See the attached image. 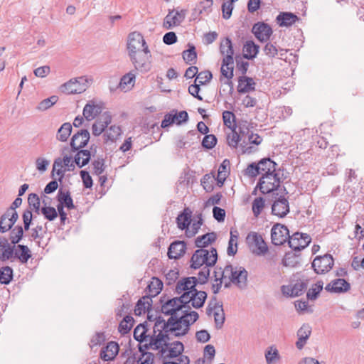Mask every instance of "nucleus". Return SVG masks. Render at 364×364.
<instances>
[{
    "label": "nucleus",
    "instance_id": "obj_1",
    "mask_svg": "<svg viewBox=\"0 0 364 364\" xmlns=\"http://www.w3.org/2000/svg\"><path fill=\"white\" fill-rule=\"evenodd\" d=\"M188 331L189 324L184 319V316H170L166 321L161 316L156 317L154 333L161 332L167 342L171 340L170 335L181 337L186 335Z\"/></svg>",
    "mask_w": 364,
    "mask_h": 364
},
{
    "label": "nucleus",
    "instance_id": "obj_2",
    "mask_svg": "<svg viewBox=\"0 0 364 364\" xmlns=\"http://www.w3.org/2000/svg\"><path fill=\"white\" fill-rule=\"evenodd\" d=\"M218 253L214 247H210V250L200 248L195 251L191 259V267L193 269H199L203 264L207 267H213L217 262Z\"/></svg>",
    "mask_w": 364,
    "mask_h": 364
},
{
    "label": "nucleus",
    "instance_id": "obj_3",
    "mask_svg": "<svg viewBox=\"0 0 364 364\" xmlns=\"http://www.w3.org/2000/svg\"><path fill=\"white\" fill-rule=\"evenodd\" d=\"M185 297V295L182 294L179 297H174L166 301L161 299V312L170 316L180 317V312H182L183 309H186L183 301Z\"/></svg>",
    "mask_w": 364,
    "mask_h": 364
},
{
    "label": "nucleus",
    "instance_id": "obj_4",
    "mask_svg": "<svg viewBox=\"0 0 364 364\" xmlns=\"http://www.w3.org/2000/svg\"><path fill=\"white\" fill-rule=\"evenodd\" d=\"M281 182V178L277 171L272 173H269L262 175L257 185V188H259L262 193L267 194L277 190L280 186Z\"/></svg>",
    "mask_w": 364,
    "mask_h": 364
},
{
    "label": "nucleus",
    "instance_id": "obj_5",
    "mask_svg": "<svg viewBox=\"0 0 364 364\" xmlns=\"http://www.w3.org/2000/svg\"><path fill=\"white\" fill-rule=\"evenodd\" d=\"M143 53H136L129 55L135 69L141 73H147L151 69L150 50L148 46L142 49Z\"/></svg>",
    "mask_w": 364,
    "mask_h": 364
},
{
    "label": "nucleus",
    "instance_id": "obj_6",
    "mask_svg": "<svg viewBox=\"0 0 364 364\" xmlns=\"http://www.w3.org/2000/svg\"><path fill=\"white\" fill-rule=\"evenodd\" d=\"M246 241L252 252L256 255H264L268 251V247L262 236L256 232H250L246 237Z\"/></svg>",
    "mask_w": 364,
    "mask_h": 364
},
{
    "label": "nucleus",
    "instance_id": "obj_7",
    "mask_svg": "<svg viewBox=\"0 0 364 364\" xmlns=\"http://www.w3.org/2000/svg\"><path fill=\"white\" fill-rule=\"evenodd\" d=\"M183 295L186 296L183 301L186 309H191L190 303H191V306L193 308L199 309L203 307L207 298V293L205 291L197 289L186 291Z\"/></svg>",
    "mask_w": 364,
    "mask_h": 364
},
{
    "label": "nucleus",
    "instance_id": "obj_8",
    "mask_svg": "<svg viewBox=\"0 0 364 364\" xmlns=\"http://www.w3.org/2000/svg\"><path fill=\"white\" fill-rule=\"evenodd\" d=\"M263 139L258 134L251 132L246 139L240 143V148L242 154H252L259 151L258 146L262 144Z\"/></svg>",
    "mask_w": 364,
    "mask_h": 364
},
{
    "label": "nucleus",
    "instance_id": "obj_9",
    "mask_svg": "<svg viewBox=\"0 0 364 364\" xmlns=\"http://www.w3.org/2000/svg\"><path fill=\"white\" fill-rule=\"evenodd\" d=\"M334 264V259L331 255L326 254L323 256H317L312 262L311 267L314 271L318 274L328 272Z\"/></svg>",
    "mask_w": 364,
    "mask_h": 364
},
{
    "label": "nucleus",
    "instance_id": "obj_10",
    "mask_svg": "<svg viewBox=\"0 0 364 364\" xmlns=\"http://www.w3.org/2000/svg\"><path fill=\"white\" fill-rule=\"evenodd\" d=\"M308 287V279H299L294 284L282 285L281 291L287 297H296L304 294Z\"/></svg>",
    "mask_w": 364,
    "mask_h": 364
},
{
    "label": "nucleus",
    "instance_id": "obj_11",
    "mask_svg": "<svg viewBox=\"0 0 364 364\" xmlns=\"http://www.w3.org/2000/svg\"><path fill=\"white\" fill-rule=\"evenodd\" d=\"M86 82L85 77L73 78L62 85L60 89L63 92L68 95L81 93L87 88Z\"/></svg>",
    "mask_w": 364,
    "mask_h": 364
},
{
    "label": "nucleus",
    "instance_id": "obj_12",
    "mask_svg": "<svg viewBox=\"0 0 364 364\" xmlns=\"http://www.w3.org/2000/svg\"><path fill=\"white\" fill-rule=\"evenodd\" d=\"M145 46H148L139 32L134 31L129 34L127 43L129 56L139 53L141 48L144 49Z\"/></svg>",
    "mask_w": 364,
    "mask_h": 364
},
{
    "label": "nucleus",
    "instance_id": "obj_13",
    "mask_svg": "<svg viewBox=\"0 0 364 364\" xmlns=\"http://www.w3.org/2000/svg\"><path fill=\"white\" fill-rule=\"evenodd\" d=\"M311 242V237L309 234L296 232L291 236L289 235L288 244L293 250L299 252L306 247Z\"/></svg>",
    "mask_w": 364,
    "mask_h": 364
},
{
    "label": "nucleus",
    "instance_id": "obj_14",
    "mask_svg": "<svg viewBox=\"0 0 364 364\" xmlns=\"http://www.w3.org/2000/svg\"><path fill=\"white\" fill-rule=\"evenodd\" d=\"M214 310V320L215 328L220 329L225 321V314L223 312V305L217 301V298L213 296L206 309L207 314L210 315Z\"/></svg>",
    "mask_w": 364,
    "mask_h": 364
},
{
    "label": "nucleus",
    "instance_id": "obj_15",
    "mask_svg": "<svg viewBox=\"0 0 364 364\" xmlns=\"http://www.w3.org/2000/svg\"><path fill=\"white\" fill-rule=\"evenodd\" d=\"M289 238V231L284 225L277 223L272 228L271 239L274 245H282L284 244Z\"/></svg>",
    "mask_w": 364,
    "mask_h": 364
},
{
    "label": "nucleus",
    "instance_id": "obj_16",
    "mask_svg": "<svg viewBox=\"0 0 364 364\" xmlns=\"http://www.w3.org/2000/svg\"><path fill=\"white\" fill-rule=\"evenodd\" d=\"M186 10L181 9L169 11L163 22V27L167 30L171 29L174 26H179L185 19Z\"/></svg>",
    "mask_w": 364,
    "mask_h": 364
},
{
    "label": "nucleus",
    "instance_id": "obj_17",
    "mask_svg": "<svg viewBox=\"0 0 364 364\" xmlns=\"http://www.w3.org/2000/svg\"><path fill=\"white\" fill-rule=\"evenodd\" d=\"M252 32L259 41L263 43L269 41L273 31L268 23L257 22L253 25Z\"/></svg>",
    "mask_w": 364,
    "mask_h": 364
},
{
    "label": "nucleus",
    "instance_id": "obj_18",
    "mask_svg": "<svg viewBox=\"0 0 364 364\" xmlns=\"http://www.w3.org/2000/svg\"><path fill=\"white\" fill-rule=\"evenodd\" d=\"M90 132L87 129H81L75 133L71 138L70 143L71 151L76 152L80 149L87 146L90 140Z\"/></svg>",
    "mask_w": 364,
    "mask_h": 364
},
{
    "label": "nucleus",
    "instance_id": "obj_19",
    "mask_svg": "<svg viewBox=\"0 0 364 364\" xmlns=\"http://www.w3.org/2000/svg\"><path fill=\"white\" fill-rule=\"evenodd\" d=\"M220 53L223 56H224L223 59L224 65H233L234 50L231 39L229 37H226L221 41L220 45Z\"/></svg>",
    "mask_w": 364,
    "mask_h": 364
},
{
    "label": "nucleus",
    "instance_id": "obj_20",
    "mask_svg": "<svg viewBox=\"0 0 364 364\" xmlns=\"http://www.w3.org/2000/svg\"><path fill=\"white\" fill-rule=\"evenodd\" d=\"M70 152V149L68 146H65L62 149L61 154L63 155V158H57L55 159L53 171V173L57 168H63V166L68 167V171H73L75 169L74 161H72V156L68 154Z\"/></svg>",
    "mask_w": 364,
    "mask_h": 364
},
{
    "label": "nucleus",
    "instance_id": "obj_21",
    "mask_svg": "<svg viewBox=\"0 0 364 364\" xmlns=\"http://www.w3.org/2000/svg\"><path fill=\"white\" fill-rule=\"evenodd\" d=\"M112 122V115L109 112H103L100 118L92 124V131L95 136L100 135L105 132V128Z\"/></svg>",
    "mask_w": 364,
    "mask_h": 364
},
{
    "label": "nucleus",
    "instance_id": "obj_22",
    "mask_svg": "<svg viewBox=\"0 0 364 364\" xmlns=\"http://www.w3.org/2000/svg\"><path fill=\"white\" fill-rule=\"evenodd\" d=\"M289 213V205L288 200L280 196L276 199L272 205V213L279 218L285 217Z\"/></svg>",
    "mask_w": 364,
    "mask_h": 364
},
{
    "label": "nucleus",
    "instance_id": "obj_23",
    "mask_svg": "<svg viewBox=\"0 0 364 364\" xmlns=\"http://www.w3.org/2000/svg\"><path fill=\"white\" fill-rule=\"evenodd\" d=\"M350 289V284L346 279L342 278H338L332 280L330 283H328L325 289L328 292L333 293H345L349 291Z\"/></svg>",
    "mask_w": 364,
    "mask_h": 364
},
{
    "label": "nucleus",
    "instance_id": "obj_24",
    "mask_svg": "<svg viewBox=\"0 0 364 364\" xmlns=\"http://www.w3.org/2000/svg\"><path fill=\"white\" fill-rule=\"evenodd\" d=\"M247 275L248 273L245 268H233V274L230 281L240 289H245L247 285Z\"/></svg>",
    "mask_w": 364,
    "mask_h": 364
},
{
    "label": "nucleus",
    "instance_id": "obj_25",
    "mask_svg": "<svg viewBox=\"0 0 364 364\" xmlns=\"http://www.w3.org/2000/svg\"><path fill=\"white\" fill-rule=\"evenodd\" d=\"M164 337L165 336L161 332L158 333L156 335L154 333L150 337L149 343V346H152L153 350H159L161 355L165 354L169 346V342H167V341L164 339Z\"/></svg>",
    "mask_w": 364,
    "mask_h": 364
},
{
    "label": "nucleus",
    "instance_id": "obj_26",
    "mask_svg": "<svg viewBox=\"0 0 364 364\" xmlns=\"http://www.w3.org/2000/svg\"><path fill=\"white\" fill-rule=\"evenodd\" d=\"M102 111V107L93 100L89 101L83 109V117L87 120L91 121L98 116Z\"/></svg>",
    "mask_w": 364,
    "mask_h": 364
},
{
    "label": "nucleus",
    "instance_id": "obj_27",
    "mask_svg": "<svg viewBox=\"0 0 364 364\" xmlns=\"http://www.w3.org/2000/svg\"><path fill=\"white\" fill-rule=\"evenodd\" d=\"M233 267L232 264H228L225 266L224 268L217 267L214 271V276H218L220 279H222L224 282L225 288L230 287L231 284V276L233 274Z\"/></svg>",
    "mask_w": 364,
    "mask_h": 364
},
{
    "label": "nucleus",
    "instance_id": "obj_28",
    "mask_svg": "<svg viewBox=\"0 0 364 364\" xmlns=\"http://www.w3.org/2000/svg\"><path fill=\"white\" fill-rule=\"evenodd\" d=\"M311 334V327L309 323H304L297 331L296 336L298 338L296 342V347L299 350H301L306 344L307 340Z\"/></svg>",
    "mask_w": 364,
    "mask_h": 364
},
{
    "label": "nucleus",
    "instance_id": "obj_29",
    "mask_svg": "<svg viewBox=\"0 0 364 364\" xmlns=\"http://www.w3.org/2000/svg\"><path fill=\"white\" fill-rule=\"evenodd\" d=\"M119 346L117 343L110 341L100 351V358L105 361H111L119 353Z\"/></svg>",
    "mask_w": 364,
    "mask_h": 364
},
{
    "label": "nucleus",
    "instance_id": "obj_30",
    "mask_svg": "<svg viewBox=\"0 0 364 364\" xmlns=\"http://www.w3.org/2000/svg\"><path fill=\"white\" fill-rule=\"evenodd\" d=\"M186 250V244L183 241H174L168 250V256L170 259H177L181 257Z\"/></svg>",
    "mask_w": 364,
    "mask_h": 364
},
{
    "label": "nucleus",
    "instance_id": "obj_31",
    "mask_svg": "<svg viewBox=\"0 0 364 364\" xmlns=\"http://www.w3.org/2000/svg\"><path fill=\"white\" fill-rule=\"evenodd\" d=\"M15 246H11L4 237H0V260L2 262L13 259Z\"/></svg>",
    "mask_w": 364,
    "mask_h": 364
},
{
    "label": "nucleus",
    "instance_id": "obj_32",
    "mask_svg": "<svg viewBox=\"0 0 364 364\" xmlns=\"http://www.w3.org/2000/svg\"><path fill=\"white\" fill-rule=\"evenodd\" d=\"M299 18L291 12H280L277 16L276 21L281 27H289L295 23Z\"/></svg>",
    "mask_w": 364,
    "mask_h": 364
},
{
    "label": "nucleus",
    "instance_id": "obj_33",
    "mask_svg": "<svg viewBox=\"0 0 364 364\" xmlns=\"http://www.w3.org/2000/svg\"><path fill=\"white\" fill-rule=\"evenodd\" d=\"M192 211L189 208H186L176 218L177 227L180 230H186L191 223Z\"/></svg>",
    "mask_w": 364,
    "mask_h": 364
},
{
    "label": "nucleus",
    "instance_id": "obj_34",
    "mask_svg": "<svg viewBox=\"0 0 364 364\" xmlns=\"http://www.w3.org/2000/svg\"><path fill=\"white\" fill-rule=\"evenodd\" d=\"M57 200L58 201V205H61L62 207H65L68 210L75 208L73 200L69 191L60 188L58 192Z\"/></svg>",
    "mask_w": 364,
    "mask_h": 364
},
{
    "label": "nucleus",
    "instance_id": "obj_35",
    "mask_svg": "<svg viewBox=\"0 0 364 364\" xmlns=\"http://www.w3.org/2000/svg\"><path fill=\"white\" fill-rule=\"evenodd\" d=\"M31 257V250L26 245H18L14 248L13 258L18 259L22 264L26 263Z\"/></svg>",
    "mask_w": 364,
    "mask_h": 364
},
{
    "label": "nucleus",
    "instance_id": "obj_36",
    "mask_svg": "<svg viewBox=\"0 0 364 364\" xmlns=\"http://www.w3.org/2000/svg\"><path fill=\"white\" fill-rule=\"evenodd\" d=\"M152 299L149 296H142L136 303L134 313L136 316H141L151 309Z\"/></svg>",
    "mask_w": 364,
    "mask_h": 364
},
{
    "label": "nucleus",
    "instance_id": "obj_37",
    "mask_svg": "<svg viewBox=\"0 0 364 364\" xmlns=\"http://www.w3.org/2000/svg\"><path fill=\"white\" fill-rule=\"evenodd\" d=\"M260 174H267L269 173H275L277 171V164L270 158H263L259 161Z\"/></svg>",
    "mask_w": 364,
    "mask_h": 364
},
{
    "label": "nucleus",
    "instance_id": "obj_38",
    "mask_svg": "<svg viewBox=\"0 0 364 364\" xmlns=\"http://www.w3.org/2000/svg\"><path fill=\"white\" fill-rule=\"evenodd\" d=\"M255 82L252 77L247 76H241L239 78V85L237 90L240 93H246L254 91Z\"/></svg>",
    "mask_w": 364,
    "mask_h": 364
},
{
    "label": "nucleus",
    "instance_id": "obj_39",
    "mask_svg": "<svg viewBox=\"0 0 364 364\" xmlns=\"http://www.w3.org/2000/svg\"><path fill=\"white\" fill-rule=\"evenodd\" d=\"M259 50V46L253 41H247L243 46V57L247 60H252L256 58Z\"/></svg>",
    "mask_w": 364,
    "mask_h": 364
},
{
    "label": "nucleus",
    "instance_id": "obj_40",
    "mask_svg": "<svg viewBox=\"0 0 364 364\" xmlns=\"http://www.w3.org/2000/svg\"><path fill=\"white\" fill-rule=\"evenodd\" d=\"M217 239L216 233L214 232L206 233L198 236L195 240V245L197 247L204 248L214 242Z\"/></svg>",
    "mask_w": 364,
    "mask_h": 364
},
{
    "label": "nucleus",
    "instance_id": "obj_41",
    "mask_svg": "<svg viewBox=\"0 0 364 364\" xmlns=\"http://www.w3.org/2000/svg\"><path fill=\"white\" fill-rule=\"evenodd\" d=\"M90 157V151L80 149L75 155L74 162L79 168H82L89 163Z\"/></svg>",
    "mask_w": 364,
    "mask_h": 364
},
{
    "label": "nucleus",
    "instance_id": "obj_42",
    "mask_svg": "<svg viewBox=\"0 0 364 364\" xmlns=\"http://www.w3.org/2000/svg\"><path fill=\"white\" fill-rule=\"evenodd\" d=\"M122 130L119 126L113 125L105 130L103 137L105 143L114 142L121 135Z\"/></svg>",
    "mask_w": 364,
    "mask_h": 364
},
{
    "label": "nucleus",
    "instance_id": "obj_43",
    "mask_svg": "<svg viewBox=\"0 0 364 364\" xmlns=\"http://www.w3.org/2000/svg\"><path fill=\"white\" fill-rule=\"evenodd\" d=\"M167 350H168V353L166 357L168 358H174L181 355L184 350V346L181 341H174L171 343H169Z\"/></svg>",
    "mask_w": 364,
    "mask_h": 364
},
{
    "label": "nucleus",
    "instance_id": "obj_44",
    "mask_svg": "<svg viewBox=\"0 0 364 364\" xmlns=\"http://www.w3.org/2000/svg\"><path fill=\"white\" fill-rule=\"evenodd\" d=\"M136 75L132 71L122 76L118 86L122 90H131L135 82Z\"/></svg>",
    "mask_w": 364,
    "mask_h": 364
},
{
    "label": "nucleus",
    "instance_id": "obj_45",
    "mask_svg": "<svg viewBox=\"0 0 364 364\" xmlns=\"http://www.w3.org/2000/svg\"><path fill=\"white\" fill-rule=\"evenodd\" d=\"M72 125L69 122L63 123L58 129L56 138L60 141H66L72 132Z\"/></svg>",
    "mask_w": 364,
    "mask_h": 364
},
{
    "label": "nucleus",
    "instance_id": "obj_46",
    "mask_svg": "<svg viewBox=\"0 0 364 364\" xmlns=\"http://www.w3.org/2000/svg\"><path fill=\"white\" fill-rule=\"evenodd\" d=\"M299 263V255H296L295 252H293L286 253L282 259V264L285 267H294Z\"/></svg>",
    "mask_w": 364,
    "mask_h": 364
},
{
    "label": "nucleus",
    "instance_id": "obj_47",
    "mask_svg": "<svg viewBox=\"0 0 364 364\" xmlns=\"http://www.w3.org/2000/svg\"><path fill=\"white\" fill-rule=\"evenodd\" d=\"M242 140L241 135L236 132V129H231V132L227 134V144L232 149L237 148L239 143L242 142Z\"/></svg>",
    "mask_w": 364,
    "mask_h": 364
},
{
    "label": "nucleus",
    "instance_id": "obj_48",
    "mask_svg": "<svg viewBox=\"0 0 364 364\" xmlns=\"http://www.w3.org/2000/svg\"><path fill=\"white\" fill-rule=\"evenodd\" d=\"M280 358L278 350L274 346L269 347L265 352V359L267 364H276Z\"/></svg>",
    "mask_w": 364,
    "mask_h": 364
},
{
    "label": "nucleus",
    "instance_id": "obj_49",
    "mask_svg": "<svg viewBox=\"0 0 364 364\" xmlns=\"http://www.w3.org/2000/svg\"><path fill=\"white\" fill-rule=\"evenodd\" d=\"M23 228L21 225L15 226L11 231L9 240L11 243L14 245L18 244L23 238Z\"/></svg>",
    "mask_w": 364,
    "mask_h": 364
},
{
    "label": "nucleus",
    "instance_id": "obj_50",
    "mask_svg": "<svg viewBox=\"0 0 364 364\" xmlns=\"http://www.w3.org/2000/svg\"><path fill=\"white\" fill-rule=\"evenodd\" d=\"M13 279V269L9 266L0 269V283L9 284Z\"/></svg>",
    "mask_w": 364,
    "mask_h": 364
},
{
    "label": "nucleus",
    "instance_id": "obj_51",
    "mask_svg": "<svg viewBox=\"0 0 364 364\" xmlns=\"http://www.w3.org/2000/svg\"><path fill=\"white\" fill-rule=\"evenodd\" d=\"M323 282L318 281L307 291L306 296L309 300H315L317 299L319 293L322 291Z\"/></svg>",
    "mask_w": 364,
    "mask_h": 364
},
{
    "label": "nucleus",
    "instance_id": "obj_52",
    "mask_svg": "<svg viewBox=\"0 0 364 364\" xmlns=\"http://www.w3.org/2000/svg\"><path fill=\"white\" fill-rule=\"evenodd\" d=\"M146 331L147 328L146 324H139L134 330V338L136 341L142 343L144 341H145L146 338L147 337L146 335Z\"/></svg>",
    "mask_w": 364,
    "mask_h": 364
},
{
    "label": "nucleus",
    "instance_id": "obj_53",
    "mask_svg": "<svg viewBox=\"0 0 364 364\" xmlns=\"http://www.w3.org/2000/svg\"><path fill=\"white\" fill-rule=\"evenodd\" d=\"M28 203L29 209L34 210L37 214L41 211L40 208V198L36 193H30L28 197Z\"/></svg>",
    "mask_w": 364,
    "mask_h": 364
},
{
    "label": "nucleus",
    "instance_id": "obj_54",
    "mask_svg": "<svg viewBox=\"0 0 364 364\" xmlns=\"http://www.w3.org/2000/svg\"><path fill=\"white\" fill-rule=\"evenodd\" d=\"M197 218L198 220L193 222V223L191 225V228H189L188 227V229L186 230V235L188 237H192L194 235H196L203 224V218L201 214L197 215Z\"/></svg>",
    "mask_w": 364,
    "mask_h": 364
},
{
    "label": "nucleus",
    "instance_id": "obj_55",
    "mask_svg": "<svg viewBox=\"0 0 364 364\" xmlns=\"http://www.w3.org/2000/svg\"><path fill=\"white\" fill-rule=\"evenodd\" d=\"M224 124L229 129H236L235 115L231 111H224L223 113Z\"/></svg>",
    "mask_w": 364,
    "mask_h": 364
},
{
    "label": "nucleus",
    "instance_id": "obj_56",
    "mask_svg": "<svg viewBox=\"0 0 364 364\" xmlns=\"http://www.w3.org/2000/svg\"><path fill=\"white\" fill-rule=\"evenodd\" d=\"M188 49L184 50L182 53L183 58L188 64L195 60L197 58L196 48L193 45L188 43Z\"/></svg>",
    "mask_w": 364,
    "mask_h": 364
},
{
    "label": "nucleus",
    "instance_id": "obj_57",
    "mask_svg": "<svg viewBox=\"0 0 364 364\" xmlns=\"http://www.w3.org/2000/svg\"><path fill=\"white\" fill-rule=\"evenodd\" d=\"M10 216L9 212H6L1 216L0 218V232L4 233L12 228L14 226L13 223H10L9 217Z\"/></svg>",
    "mask_w": 364,
    "mask_h": 364
},
{
    "label": "nucleus",
    "instance_id": "obj_58",
    "mask_svg": "<svg viewBox=\"0 0 364 364\" xmlns=\"http://www.w3.org/2000/svg\"><path fill=\"white\" fill-rule=\"evenodd\" d=\"M58 100L55 95H53L48 98L42 100L38 105L37 109L41 111H45L54 105Z\"/></svg>",
    "mask_w": 364,
    "mask_h": 364
},
{
    "label": "nucleus",
    "instance_id": "obj_59",
    "mask_svg": "<svg viewBox=\"0 0 364 364\" xmlns=\"http://www.w3.org/2000/svg\"><path fill=\"white\" fill-rule=\"evenodd\" d=\"M190 309H183V310L181 312V314L179 316H184V319L186 321H188V323L189 324V326L195 323L198 319V314L195 311H189Z\"/></svg>",
    "mask_w": 364,
    "mask_h": 364
},
{
    "label": "nucleus",
    "instance_id": "obj_60",
    "mask_svg": "<svg viewBox=\"0 0 364 364\" xmlns=\"http://www.w3.org/2000/svg\"><path fill=\"white\" fill-rule=\"evenodd\" d=\"M264 207V200L262 197L256 198L253 202L252 205V209L253 214L255 217H258L262 213L263 208Z\"/></svg>",
    "mask_w": 364,
    "mask_h": 364
},
{
    "label": "nucleus",
    "instance_id": "obj_61",
    "mask_svg": "<svg viewBox=\"0 0 364 364\" xmlns=\"http://www.w3.org/2000/svg\"><path fill=\"white\" fill-rule=\"evenodd\" d=\"M213 75L210 71L205 70L199 73L196 75V78L195 82L200 85H205L207 82H210L212 79Z\"/></svg>",
    "mask_w": 364,
    "mask_h": 364
},
{
    "label": "nucleus",
    "instance_id": "obj_62",
    "mask_svg": "<svg viewBox=\"0 0 364 364\" xmlns=\"http://www.w3.org/2000/svg\"><path fill=\"white\" fill-rule=\"evenodd\" d=\"M41 212L44 215L45 218L50 221L55 220L58 216V212L53 207H43L41 209Z\"/></svg>",
    "mask_w": 364,
    "mask_h": 364
},
{
    "label": "nucleus",
    "instance_id": "obj_63",
    "mask_svg": "<svg viewBox=\"0 0 364 364\" xmlns=\"http://www.w3.org/2000/svg\"><path fill=\"white\" fill-rule=\"evenodd\" d=\"M163 283L159 279H156L155 282H151V284L148 285V289L150 292L149 296H154L160 293L162 289Z\"/></svg>",
    "mask_w": 364,
    "mask_h": 364
},
{
    "label": "nucleus",
    "instance_id": "obj_64",
    "mask_svg": "<svg viewBox=\"0 0 364 364\" xmlns=\"http://www.w3.org/2000/svg\"><path fill=\"white\" fill-rule=\"evenodd\" d=\"M217 144V138L213 134L205 135L202 141V146L207 149H213Z\"/></svg>",
    "mask_w": 364,
    "mask_h": 364
}]
</instances>
